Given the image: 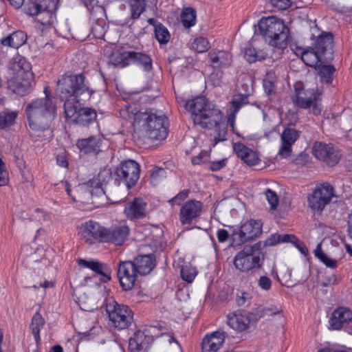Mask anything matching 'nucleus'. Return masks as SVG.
Wrapping results in <instances>:
<instances>
[{
    "label": "nucleus",
    "mask_w": 352,
    "mask_h": 352,
    "mask_svg": "<svg viewBox=\"0 0 352 352\" xmlns=\"http://www.w3.org/2000/svg\"><path fill=\"white\" fill-rule=\"evenodd\" d=\"M56 92L60 100L65 102L64 113L69 122L87 126L96 120V110L84 107L95 91L82 73L61 76L56 82Z\"/></svg>",
    "instance_id": "nucleus-1"
},
{
    "label": "nucleus",
    "mask_w": 352,
    "mask_h": 352,
    "mask_svg": "<svg viewBox=\"0 0 352 352\" xmlns=\"http://www.w3.org/2000/svg\"><path fill=\"white\" fill-rule=\"evenodd\" d=\"M185 109L191 113L195 124L203 129L216 127L217 135L214 137V145L227 140L228 126L221 122L223 115L219 109L207 103L205 97H197L184 104Z\"/></svg>",
    "instance_id": "nucleus-2"
},
{
    "label": "nucleus",
    "mask_w": 352,
    "mask_h": 352,
    "mask_svg": "<svg viewBox=\"0 0 352 352\" xmlns=\"http://www.w3.org/2000/svg\"><path fill=\"white\" fill-rule=\"evenodd\" d=\"M45 96L29 102L25 113L31 129L44 131L49 129L56 116V103L51 94L49 87H44Z\"/></svg>",
    "instance_id": "nucleus-3"
},
{
    "label": "nucleus",
    "mask_w": 352,
    "mask_h": 352,
    "mask_svg": "<svg viewBox=\"0 0 352 352\" xmlns=\"http://www.w3.org/2000/svg\"><path fill=\"white\" fill-rule=\"evenodd\" d=\"M134 122L142 128L148 138L153 140H164L168 135L165 125L166 117L155 109L139 112L134 116Z\"/></svg>",
    "instance_id": "nucleus-4"
},
{
    "label": "nucleus",
    "mask_w": 352,
    "mask_h": 352,
    "mask_svg": "<svg viewBox=\"0 0 352 352\" xmlns=\"http://www.w3.org/2000/svg\"><path fill=\"white\" fill-rule=\"evenodd\" d=\"M258 25L260 34L270 45L278 49L287 47L289 29L282 20L274 16L263 17Z\"/></svg>",
    "instance_id": "nucleus-5"
},
{
    "label": "nucleus",
    "mask_w": 352,
    "mask_h": 352,
    "mask_svg": "<svg viewBox=\"0 0 352 352\" xmlns=\"http://www.w3.org/2000/svg\"><path fill=\"white\" fill-rule=\"evenodd\" d=\"M10 70L12 76L8 81L9 89L20 96L30 93L33 81L30 64L25 59L20 58L12 63Z\"/></svg>",
    "instance_id": "nucleus-6"
},
{
    "label": "nucleus",
    "mask_w": 352,
    "mask_h": 352,
    "mask_svg": "<svg viewBox=\"0 0 352 352\" xmlns=\"http://www.w3.org/2000/svg\"><path fill=\"white\" fill-rule=\"evenodd\" d=\"M106 311L109 320L118 329L127 328L133 320V314L129 307L126 305L119 304L112 298L107 300Z\"/></svg>",
    "instance_id": "nucleus-7"
},
{
    "label": "nucleus",
    "mask_w": 352,
    "mask_h": 352,
    "mask_svg": "<svg viewBox=\"0 0 352 352\" xmlns=\"http://www.w3.org/2000/svg\"><path fill=\"white\" fill-rule=\"evenodd\" d=\"M140 166L132 160L122 162L116 168L113 176L124 182L128 188L135 185L140 178Z\"/></svg>",
    "instance_id": "nucleus-8"
},
{
    "label": "nucleus",
    "mask_w": 352,
    "mask_h": 352,
    "mask_svg": "<svg viewBox=\"0 0 352 352\" xmlns=\"http://www.w3.org/2000/svg\"><path fill=\"white\" fill-rule=\"evenodd\" d=\"M334 196L333 187L327 182L318 184L308 197V205L313 210L321 212Z\"/></svg>",
    "instance_id": "nucleus-9"
},
{
    "label": "nucleus",
    "mask_w": 352,
    "mask_h": 352,
    "mask_svg": "<svg viewBox=\"0 0 352 352\" xmlns=\"http://www.w3.org/2000/svg\"><path fill=\"white\" fill-rule=\"evenodd\" d=\"M263 223L261 220H250L241 225L239 230L232 234L233 243L238 245L252 241L262 234Z\"/></svg>",
    "instance_id": "nucleus-10"
},
{
    "label": "nucleus",
    "mask_w": 352,
    "mask_h": 352,
    "mask_svg": "<svg viewBox=\"0 0 352 352\" xmlns=\"http://www.w3.org/2000/svg\"><path fill=\"white\" fill-rule=\"evenodd\" d=\"M131 261H120L117 265V277L121 287L124 291H130L135 286L138 272Z\"/></svg>",
    "instance_id": "nucleus-11"
},
{
    "label": "nucleus",
    "mask_w": 352,
    "mask_h": 352,
    "mask_svg": "<svg viewBox=\"0 0 352 352\" xmlns=\"http://www.w3.org/2000/svg\"><path fill=\"white\" fill-rule=\"evenodd\" d=\"M248 250L243 248L239 252L233 261L235 267L243 272L261 268L264 261L263 255L252 254Z\"/></svg>",
    "instance_id": "nucleus-12"
},
{
    "label": "nucleus",
    "mask_w": 352,
    "mask_h": 352,
    "mask_svg": "<svg viewBox=\"0 0 352 352\" xmlns=\"http://www.w3.org/2000/svg\"><path fill=\"white\" fill-rule=\"evenodd\" d=\"M57 0H30L27 12L32 16L46 14L47 19L41 18L38 21L42 24H47L50 23L52 13L57 9Z\"/></svg>",
    "instance_id": "nucleus-13"
},
{
    "label": "nucleus",
    "mask_w": 352,
    "mask_h": 352,
    "mask_svg": "<svg viewBox=\"0 0 352 352\" xmlns=\"http://www.w3.org/2000/svg\"><path fill=\"white\" fill-rule=\"evenodd\" d=\"M312 153L317 159L331 166L337 164L340 158L339 151L331 144L316 142L314 144Z\"/></svg>",
    "instance_id": "nucleus-14"
},
{
    "label": "nucleus",
    "mask_w": 352,
    "mask_h": 352,
    "mask_svg": "<svg viewBox=\"0 0 352 352\" xmlns=\"http://www.w3.org/2000/svg\"><path fill=\"white\" fill-rule=\"evenodd\" d=\"M313 47L322 56L324 61L329 62L333 58V36L331 32L319 34L314 43Z\"/></svg>",
    "instance_id": "nucleus-15"
},
{
    "label": "nucleus",
    "mask_w": 352,
    "mask_h": 352,
    "mask_svg": "<svg viewBox=\"0 0 352 352\" xmlns=\"http://www.w3.org/2000/svg\"><path fill=\"white\" fill-rule=\"evenodd\" d=\"M129 228L124 221L113 224L109 228H105L103 242H110L116 245H121L127 239Z\"/></svg>",
    "instance_id": "nucleus-16"
},
{
    "label": "nucleus",
    "mask_w": 352,
    "mask_h": 352,
    "mask_svg": "<svg viewBox=\"0 0 352 352\" xmlns=\"http://www.w3.org/2000/svg\"><path fill=\"white\" fill-rule=\"evenodd\" d=\"M104 234L105 228L93 221L85 223L80 231L81 239L89 244L94 243L96 241L103 242Z\"/></svg>",
    "instance_id": "nucleus-17"
},
{
    "label": "nucleus",
    "mask_w": 352,
    "mask_h": 352,
    "mask_svg": "<svg viewBox=\"0 0 352 352\" xmlns=\"http://www.w3.org/2000/svg\"><path fill=\"white\" fill-rule=\"evenodd\" d=\"M203 204L195 199L186 201L180 208L179 221L182 225H189L201 213Z\"/></svg>",
    "instance_id": "nucleus-18"
},
{
    "label": "nucleus",
    "mask_w": 352,
    "mask_h": 352,
    "mask_svg": "<svg viewBox=\"0 0 352 352\" xmlns=\"http://www.w3.org/2000/svg\"><path fill=\"white\" fill-rule=\"evenodd\" d=\"M78 264L83 267L91 270L96 275L92 277L85 278V280L96 278L98 277L99 280L102 283H107L111 280V269L107 265L97 261H87L85 259H78Z\"/></svg>",
    "instance_id": "nucleus-19"
},
{
    "label": "nucleus",
    "mask_w": 352,
    "mask_h": 352,
    "mask_svg": "<svg viewBox=\"0 0 352 352\" xmlns=\"http://www.w3.org/2000/svg\"><path fill=\"white\" fill-rule=\"evenodd\" d=\"M300 131L298 130L286 127L280 134V146L278 155L286 158L290 155L292 151V146L299 138Z\"/></svg>",
    "instance_id": "nucleus-20"
},
{
    "label": "nucleus",
    "mask_w": 352,
    "mask_h": 352,
    "mask_svg": "<svg viewBox=\"0 0 352 352\" xmlns=\"http://www.w3.org/2000/svg\"><path fill=\"white\" fill-rule=\"evenodd\" d=\"M102 140L99 135H91L78 140L76 146L82 153L96 155L102 151Z\"/></svg>",
    "instance_id": "nucleus-21"
},
{
    "label": "nucleus",
    "mask_w": 352,
    "mask_h": 352,
    "mask_svg": "<svg viewBox=\"0 0 352 352\" xmlns=\"http://www.w3.org/2000/svg\"><path fill=\"white\" fill-rule=\"evenodd\" d=\"M248 312L235 311L228 316V324L236 331L248 330L252 324Z\"/></svg>",
    "instance_id": "nucleus-22"
},
{
    "label": "nucleus",
    "mask_w": 352,
    "mask_h": 352,
    "mask_svg": "<svg viewBox=\"0 0 352 352\" xmlns=\"http://www.w3.org/2000/svg\"><path fill=\"white\" fill-rule=\"evenodd\" d=\"M352 320V311L346 307H340L333 311L329 319V324L334 330H340L343 325Z\"/></svg>",
    "instance_id": "nucleus-23"
},
{
    "label": "nucleus",
    "mask_w": 352,
    "mask_h": 352,
    "mask_svg": "<svg viewBox=\"0 0 352 352\" xmlns=\"http://www.w3.org/2000/svg\"><path fill=\"white\" fill-rule=\"evenodd\" d=\"M296 99L294 100L296 105L302 109L310 108L311 104L318 100L320 94L314 89H298L296 88Z\"/></svg>",
    "instance_id": "nucleus-24"
},
{
    "label": "nucleus",
    "mask_w": 352,
    "mask_h": 352,
    "mask_svg": "<svg viewBox=\"0 0 352 352\" xmlns=\"http://www.w3.org/2000/svg\"><path fill=\"white\" fill-rule=\"evenodd\" d=\"M226 338L223 331H217L210 336H206L201 343L203 352H217L223 345Z\"/></svg>",
    "instance_id": "nucleus-25"
},
{
    "label": "nucleus",
    "mask_w": 352,
    "mask_h": 352,
    "mask_svg": "<svg viewBox=\"0 0 352 352\" xmlns=\"http://www.w3.org/2000/svg\"><path fill=\"white\" fill-rule=\"evenodd\" d=\"M145 208L146 204L142 199L135 198L126 204L124 212L129 219H139L146 216Z\"/></svg>",
    "instance_id": "nucleus-26"
},
{
    "label": "nucleus",
    "mask_w": 352,
    "mask_h": 352,
    "mask_svg": "<svg viewBox=\"0 0 352 352\" xmlns=\"http://www.w3.org/2000/svg\"><path fill=\"white\" fill-rule=\"evenodd\" d=\"M233 148L237 157L248 166H255L258 164L259 158L257 153L243 144L236 142L234 144Z\"/></svg>",
    "instance_id": "nucleus-27"
},
{
    "label": "nucleus",
    "mask_w": 352,
    "mask_h": 352,
    "mask_svg": "<svg viewBox=\"0 0 352 352\" xmlns=\"http://www.w3.org/2000/svg\"><path fill=\"white\" fill-rule=\"evenodd\" d=\"M131 262L133 263L137 272L141 276L149 274L155 266L153 254L140 255Z\"/></svg>",
    "instance_id": "nucleus-28"
},
{
    "label": "nucleus",
    "mask_w": 352,
    "mask_h": 352,
    "mask_svg": "<svg viewBox=\"0 0 352 352\" xmlns=\"http://www.w3.org/2000/svg\"><path fill=\"white\" fill-rule=\"evenodd\" d=\"M250 94V91L248 89V87H246L245 89V93L243 94H239L237 96H234L232 100V107H231V112L228 116V122L230 125V126L234 129V122L236 118V114L239 111L241 107L246 103V100L248 99V96Z\"/></svg>",
    "instance_id": "nucleus-29"
},
{
    "label": "nucleus",
    "mask_w": 352,
    "mask_h": 352,
    "mask_svg": "<svg viewBox=\"0 0 352 352\" xmlns=\"http://www.w3.org/2000/svg\"><path fill=\"white\" fill-rule=\"evenodd\" d=\"M130 64L133 63L142 68L146 72H150L153 69V61L149 55L135 51H131Z\"/></svg>",
    "instance_id": "nucleus-30"
},
{
    "label": "nucleus",
    "mask_w": 352,
    "mask_h": 352,
    "mask_svg": "<svg viewBox=\"0 0 352 352\" xmlns=\"http://www.w3.org/2000/svg\"><path fill=\"white\" fill-rule=\"evenodd\" d=\"M27 40V36L23 31H16L1 40L3 45L13 48H19L23 45Z\"/></svg>",
    "instance_id": "nucleus-31"
},
{
    "label": "nucleus",
    "mask_w": 352,
    "mask_h": 352,
    "mask_svg": "<svg viewBox=\"0 0 352 352\" xmlns=\"http://www.w3.org/2000/svg\"><path fill=\"white\" fill-rule=\"evenodd\" d=\"M45 323L44 318L41 316L39 312H36L32 317L31 320V323L30 324V329L31 333L34 336L35 342L37 345L41 343V336L40 331L43 327Z\"/></svg>",
    "instance_id": "nucleus-32"
},
{
    "label": "nucleus",
    "mask_w": 352,
    "mask_h": 352,
    "mask_svg": "<svg viewBox=\"0 0 352 352\" xmlns=\"http://www.w3.org/2000/svg\"><path fill=\"white\" fill-rule=\"evenodd\" d=\"M129 54L131 51H114L109 56V63L116 67H124L130 64Z\"/></svg>",
    "instance_id": "nucleus-33"
},
{
    "label": "nucleus",
    "mask_w": 352,
    "mask_h": 352,
    "mask_svg": "<svg viewBox=\"0 0 352 352\" xmlns=\"http://www.w3.org/2000/svg\"><path fill=\"white\" fill-rule=\"evenodd\" d=\"M301 59L307 66L314 67L315 68H316L320 63L325 62L313 47L311 49L305 50L302 52Z\"/></svg>",
    "instance_id": "nucleus-34"
},
{
    "label": "nucleus",
    "mask_w": 352,
    "mask_h": 352,
    "mask_svg": "<svg viewBox=\"0 0 352 352\" xmlns=\"http://www.w3.org/2000/svg\"><path fill=\"white\" fill-rule=\"evenodd\" d=\"M267 57V54L265 52L261 50H258L251 45L245 47L244 51V58L250 63L265 60Z\"/></svg>",
    "instance_id": "nucleus-35"
},
{
    "label": "nucleus",
    "mask_w": 352,
    "mask_h": 352,
    "mask_svg": "<svg viewBox=\"0 0 352 352\" xmlns=\"http://www.w3.org/2000/svg\"><path fill=\"white\" fill-rule=\"evenodd\" d=\"M318 71L320 80L322 82L329 84L332 82L333 74L336 69L332 65H324L322 63H320L316 68Z\"/></svg>",
    "instance_id": "nucleus-36"
},
{
    "label": "nucleus",
    "mask_w": 352,
    "mask_h": 352,
    "mask_svg": "<svg viewBox=\"0 0 352 352\" xmlns=\"http://www.w3.org/2000/svg\"><path fill=\"white\" fill-rule=\"evenodd\" d=\"M96 297L94 296H88L83 294L79 298V305L82 310L87 311H93L100 307L102 304L96 301Z\"/></svg>",
    "instance_id": "nucleus-37"
},
{
    "label": "nucleus",
    "mask_w": 352,
    "mask_h": 352,
    "mask_svg": "<svg viewBox=\"0 0 352 352\" xmlns=\"http://www.w3.org/2000/svg\"><path fill=\"white\" fill-rule=\"evenodd\" d=\"M278 312V311H274L272 308L259 306L253 309L251 312H248V314L250 316V318L252 323L253 324L265 316H273Z\"/></svg>",
    "instance_id": "nucleus-38"
},
{
    "label": "nucleus",
    "mask_w": 352,
    "mask_h": 352,
    "mask_svg": "<svg viewBox=\"0 0 352 352\" xmlns=\"http://www.w3.org/2000/svg\"><path fill=\"white\" fill-rule=\"evenodd\" d=\"M89 192L92 197V202L97 206L103 204L105 201L104 187L102 185H90Z\"/></svg>",
    "instance_id": "nucleus-39"
},
{
    "label": "nucleus",
    "mask_w": 352,
    "mask_h": 352,
    "mask_svg": "<svg viewBox=\"0 0 352 352\" xmlns=\"http://www.w3.org/2000/svg\"><path fill=\"white\" fill-rule=\"evenodd\" d=\"M181 21L185 28H189L195 24L196 12L192 8H186L181 14Z\"/></svg>",
    "instance_id": "nucleus-40"
},
{
    "label": "nucleus",
    "mask_w": 352,
    "mask_h": 352,
    "mask_svg": "<svg viewBox=\"0 0 352 352\" xmlns=\"http://www.w3.org/2000/svg\"><path fill=\"white\" fill-rule=\"evenodd\" d=\"M113 175L110 168H104L99 172L97 178L90 181L89 183L91 184V186L94 185H102L104 186L110 181Z\"/></svg>",
    "instance_id": "nucleus-41"
},
{
    "label": "nucleus",
    "mask_w": 352,
    "mask_h": 352,
    "mask_svg": "<svg viewBox=\"0 0 352 352\" xmlns=\"http://www.w3.org/2000/svg\"><path fill=\"white\" fill-rule=\"evenodd\" d=\"M17 116L16 111H10L8 110L0 112V128L5 129L12 125Z\"/></svg>",
    "instance_id": "nucleus-42"
},
{
    "label": "nucleus",
    "mask_w": 352,
    "mask_h": 352,
    "mask_svg": "<svg viewBox=\"0 0 352 352\" xmlns=\"http://www.w3.org/2000/svg\"><path fill=\"white\" fill-rule=\"evenodd\" d=\"M155 36L160 44H166L170 38L167 28L161 23H158L155 25Z\"/></svg>",
    "instance_id": "nucleus-43"
},
{
    "label": "nucleus",
    "mask_w": 352,
    "mask_h": 352,
    "mask_svg": "<svg viewBox=\"0 0 352 352\" xmlns=\"http://www.w3.org/2000/svg\"><path fill=\"white\" fill-rule=\"evenodd\" d=\"M315 256L317 257L321 262H322L327 267L330 268H336L337 267V261L329 257L326 254H324L322 250L320 245H318L315 252Z\"/></svg>",
    "instance_id": "nucleus-44"
},
{
    "label": "nucleus",
    "mask_w": 352,
    "mask_h": 352,
    "mask_svg": "<svg viewBox=\"0 0 352 352\" xmlns=\"http://www.w3.org/2000/svg\"><path fill=\"white\" fill-rule=\"evenodd\" d=\"M197 274V272L196 268L190 265H184L182 267L181 277L184 280L188 282V283H190L193 281Z\"/></svg>",
    "instance_id": "nucleus-45"
},
{
    "label": "nucleus",
    "mask_w": 352,
    "mask_h": 352,
    "mask_svg": "<svg viewBox=\"0 0 352 352\" xmlns=\"http://www.w3.org/2000/svg\"><path fill=\"white\" fill-rule=\"evenodd\" d=\"M192 47L199 53L206 52L210 48L209 42L204 37H199L195 39Z\"/></svg>",
    "instance_id": "nucleus-46"
},
{
    "label": "nucleus",
    "mask_w": 352,
    "mask_h": 352,
    "mask_svg": "<svg viewBox=\"0 0 352 352\" xmlns=\"http://www.w3.org/2000/svg\"><path fill=\"white\" fill-rule=\"evenodd\" d=\"M166 175V171L164 168L155 167L151 175V182L155 186L161 179L165 178Z\"/></svg>",
    "instance_id": "nucleus-47"
},
{
    "label": "nucleus",
    "mask_w": 352,
    "mask_h": 352,
    "mask_svg": "<svg viewBox=\"0 0 352 352\" xmlns=\"http://www.w3.org/2000/svg\"><path fill=\"white\" fill-rule=\"evenodd\" d=\"M265 195L269 204L270 205V208L272 210L276 209L278 204V197L276 192L270 188H267L265 191Z\"/></svg>",
    "instance_id": "nucleus-48"
},
{
    "label": "nucleus",
    "mask_w": 352,
    "mask_h": 352,
    "mask_svg": "<svg viewBox=\"0 0 352 352\" xmlns=\"http://www.w3.org/2000/svg\"><path fill=\"white\" fill-rule=\"evenodd\" d=\"M190 190L186 189L179 192L176 196L168 201L170 204L179 205L189 195Z\"/></svg>",
    "instance_id": "nucleus-49"
},
{
    "label": "nucleus",
    "mask_w": 352,
    "mask_h": 352,
    "mask_svg": "<svg viewBox=\"0 0 352 352\" xmlns=\"http://www.w3.org/2000/svg\"><path fill=\"white\" fill-rule=\"evenodd\" d=\"M265 246H263V242L258 241L252 245L245 246L244 248L249 249V252H250V253L252 254H259L261 256H262L263 255L264 256V254L261 252V250Z\"/></svg>",
    "instance_id": "nucleus-50"
},
{
    "label": "nucleus",
    "mask_w": 352,
    "mask_h": 352,
    "mask_svg": "<svg viewBox=\"0 0 352 352\" xmlns=\"http://www.w3.org/2000/svg\"><path fill=\"white\" fill-rule=\"evenodd\" d=\"M227 159L210 162L208 164V168L212 171H218L226 166Z\"/></svg>",
    "instance_id": "nucleus-51"
},
{
    "label": "nucleus",
    "mask_w": 352,
    "mask_h": 352,
    "mask_svg": "<svg viewBox=\"0 0 352 352\" xmlns=\"http://www.w3.org/2000/svg\"><path fill=\"white\" fill-rule=\"evenodd\" d=\"M272 282L267 276H261L258 280V285L263 290H270L272 287Z\"/></svg>",
    "instance_id": "nucleus-52"
},
{
    "label": "nucleus",
    "mask_w": 352,
    "mask_h": 352,
    "mask_svg": "<svg viewBox=\"0 0 352 352\" xmlns=\"http://www.w3.org/2000/svg\"><path fill=\"white\" fill-rule=\"evenodd\" d=\"M281 235L278 234H271L263 242V246H274L280 243Z\"/></svg>",
    "instance_id": "nucleus-53"
},
{
    "label": "nucleus",
    "mask_w": 352,
    "mask_h": 352,
    "mask_svg": "<svg viewBox=\"0 0 352 352\" xmlns=\"http://www.w3.org/2000/svg\"><path fill=\"white\" fill-rule=\"evenodd\" d=\"M270 3L273 7L281 10H286L291 5L290 0H270Z\"/></svg>",
    "instance_id": "nucleus-54"
},
{
    "label": "nucleus",
    "mask_w": 352,
    "mask_h": 352,
    "mask_svg": "<svg viewBox=\"0 0 352 352\" xmlns=\"http://www.w3.org/2000/svg\"><path fill=\"white\" fill-rule=\"evenodd\" d=\"M209 157V154L207 151H204L200 152V153L195 157H192L191 162L194 165L201 164L205 162Z\"/></svg>",
    "instance_id": "nucleus-55"
},
{
    "label": "nucleus",
    "mask_w": 352,
    "mask_h": 352,
    "mask_svg": "<svg viewBox=\"0 0 352 352\" xmlns=\"http://www.w3.org/2000/svg\"><path fill=\"white\" fill-rule=\"evenodd\" d=\"M223 55H212L210 56L211 63L214 67H222L227 65L223 60Z\"/></svg>",
    "instance_id": "nucleus-56"
},
{
    "label": "nucleus",
    "mask_w": 352,
    "mask_h": 352,
    "mask_svg": "<svg viewBox=\"0 0 352 352\" xmlns=\"http://www.w3.org/2000/svg\"><path fill=\"white\" fill-rule=\"evenodd\" d=\"M217 236L219 243H223L228 239L230 234L226 230L219 229L217 232Z\"/></svg>",
    "instance_id": "nucleus-57"
},
{
    "label": "nucleus",
    "mask_w": 352,
    "mask_h": 352,
    "mask_svg": "<svg viewBox=\"0 0 352 352\" xmlns=\"http://www.w3.org/2000/svg\"><path fill=\"white\" fill-rule=\"evenodd\" d=\"M248 294L242 293L241 296H238L236 299V303L239 306H244L247 300H248Z\"/></svg>",
    "instance_id": "nucleus-58"
},
{
    "label": "nucleus",
    "mask_w": 352,
    "mask_h": 352,
    "mask_svg": "<svg viewBox=\"0 0 352 352\" xmlns=\"http://www.w3.org/2000/svg\"><path fill=\"white\" fill-rule=\"evenodd\" d=\"M296 247L299 250V251L303 255H307L308 253V250L307 247L300 241L297 239L296 243H294Z\"/></svg>",
    "instance_id": "nucleus-59"
},
{
    "label": "nucleus",
    "mask_w": 352,
    "mask_h": 352,
    "mask_svg": "<svg viewBox=\"0 0 352 352\" xmlns=\"http://www.w3.org/2000/svg\"><path fill=\"white\" fill-rule=\"evenodd\" d=\"M56 162L61 167H67L68 165L66 157L63 155H57Z\"/></svg>",
    "instance_id": "nucleus-60"
},
{
    "label": "nucleus",
    "mask_w": 352,
    "mask_h": 352,
    "mask_svg": "<svg viewBox=\"0 0 352 352\" xmlns=\"http://www.w3.org/2000/svg\"><path fill=\"white\" fill-rule=\"evenodd\" d=\"M263 86L265 88V91L268 94H270L274 88V85L269 80H264Z\"/></svg>",
    "instance_id": "nucleus-61"
},
{
    "label": "nucleus",
    "mask_w": 352,
    "mask_h": 352,
    "mask_svg": "<svg viewBox=\"0 0 352 352\" xmlns=\"http://www.w3.org/2000/svg\"><path fill=\"white\" fill-rule=\"evenodd\" d=\"M311 112L314 114V115H318L321 112V107H320V105L318 103V100H316V102H314L311 107Z\"/></svg>",
    "instance_id": "nucleus-62"
},
{
    "label": "nucleus",
    "mask_w": 352,
    "mask_h": 352,
    "mask_svg": "<svg viewBox=\"0 0 352 352\" xmlns=\"http://www.w3.org/2000/svg\"><path fill=\"white\" fill-rule=\"evenodd\" d=\"M297 241V239L294 236L291 234H285L283 236H281L280 242H291V243H296Z\"/></svg>",
    "instance_id": "nucleus-63"
},
{
    "label": "nucleus",
    "mask_w": 352,
    "mask_h": 352,
    "mask_svg": "<svg viewBox=\"0 0 352 352\" xmlns=\"http://www.w3.org/2000/svg\"><path fill=\"white\" fill-rule=\"evenodd\" d=\"M318 352H349L344 349L325 348L320 350Z\"/></svg>",
    "instance_id": "nucleus-64"
}]
</instances>
